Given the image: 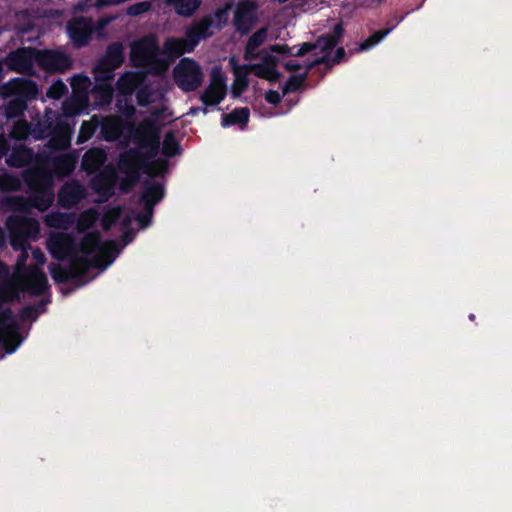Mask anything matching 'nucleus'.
<instances>
[{"mask_svg":"<svg viewBox=\"0 0 512 512\" xmlns=\"http://www.w3.org/2000/svg\"><path fill=\"white\" fill-rule=\"evenodd\" d=\"M131 140L135 147L121 152L117 167L125 175L119 188L129 193L140 181L141 174L148 171V160L159 154L160 128L152 119H144L131 129Z\"/></svg>","mask_w":512,"mask_h":512,"instance_id":"obj_1","label":"nucleus"},{"mask_svg":"<svg viewBox=\"0 0 512 512\" xmlns=\"http://www.w3.org/2000/svg\"><path fill=\"white\" fill-rule=\"evenodd\" d=\"M184 38L167 37L162 49L154 35H146L133 42L130 59L135 67L146 68L148 73L159 76L164 74L169 62L187 53Z\"/></svg>","mask_w":512,"mask_h":512,"instance_id":"obj_2","label":"nucleus"},{"mask_svg":"<svg viewBox=\"0 0 512 512\" xmlns=\"http://www.w3.org/2000/svg\"><path fill=\"white\" fill-rule=\"evenodd\" d=\"M2 94L8 98L0 108V115L7 120L20 119L28 109V103L37 98L38 85L27 78L16 77L1 86Z\"/></svg>","mask_w":512,"mask_h":512,"instance_id":"obj_3","label":"nucleus"},{"mask_svg":"<svg viewBox=\"0 0 512 512\" xmlns=\"http://www.w3.org/2000/svg\"><path fill=\"white\" fill-rule=\"evenodd\" d=\"M23 182L32 195L34 208L39 211H46L54 202L53 174L43 166L28 168L22 173Z\"/></svg>","mask_w":512,"mask_h":512,"instance_id":"obj_4","label":"nucleus"},{"mask_svg":"<svg viewBox=\"0 0 512 512\" xmlns=\"http://www.w3.org/2000/svg\"><path fill=\"white\" fill-rule=\"evenodd\" d=\"M80 251L85 255L98 252V255L89 259L90 267L105 269L113 263L120 250L114 240L103 241L99 231L86 233L80 241Z\"/></svg>","mask_w":512,"mask_h":512,"instance_id":"obj_5","label":"nucleus"},{"mask_svg":"<svg viewBox=\"0 0 512 512\" xmlns=\"http://www.w3.org/2000/svg\"><path fill=\"white\" fill-rule=\"evenodd\" d=\"M5 226L9 232L10 245L15 251L24 250L28 239L36 237L40 230L36 219L21 215L8 216Z\"/></svg>","mask_w":512,"mask_h":512,"instance_id":"obj_6","label":"nucleus"},{"mask_svg":"<svg viewBox=\"0 0 512 512\" xmlns=\"http://www.w3.org/2000/svg\"><path fill=\"white\" fill-rule=\"evenodd\" d=\"M203 77L201 66L192 58H182L173 69L174 82L183 92L196 91L202 85Z\"/></svg>","mask_w":512,"mask_h":512,"instance_id":"obj_7","label":"nucleus"},{"mask_svg":"<svg viewBox=\"0 0 512 512\" xmlns=\"http://www.w3.org/2000/svg\"><path fill=\"white\" fill-rule=\"evenodd\" d=\"M91 262L87 257L72 256L69 267H63L57 263H50L48 266L50 275L56 283H66L72 279L81 282L88 274Z\"/></svg>","mask_w":512,"mask_h":512,"instance_id":"obj_8","label":"nucleus"},{"mask_svg":"<svg viewBox=\"0 0 512 512\" xmlns=\"http://www.w3.org/2000/svg\"><path fill=\"white\" fill-rule=\"evenodd\" d=\"M36 54V64L47 73H63L72 67L71 57L61 49H37Z\"/></svg>","mask_w":512,"mask_h":512,"instance_id":"obj_9","label":"nucleus"},{"mask_svg":"<svg viewBox=\"0 0 512 512\" xmlns=\"http://www.w3.org/2000/svg\"><path fill=\"white\" fill-rule=\"evenodd\" d=\"M125 60L124 46L121 42H112L106 48L104 55L97 61L94 73L105 75V79H114L115 70Z\"/></svg>","mask_w":512,"mask_h":512,"instance_id":"obj_10","label":"nucleus"},{"mask_svg":"<svg viewBox=\"0 0 512 512\" xmlns=\"http://www.w3.org/2000/svg\"><path fill=\"white\" fill-rule=\"evenodd\" d=\"M258 6L253 0H240L234 12L233 26L241 35H247L258 22Z\"/></svg>","mask_w":512,"mask_h":512,"instance_id":"obj_11","label":"nucleus"},{"mask_svg":"<svg viewBox=\"0 0 512 512\" xmlns=\"http://www.w3.org/2000/svg\"><path fill=\"white\" fill-rule=\"evenodd\" d=\"M37 48L22 47L10 52L5 60H3L11 71L31 75L34 72V64H36Z\"/></svg>","mask_w":512,"mask_h":512,"instance_id":"obj_12","label":"nucleus"},{"mask_svg":"<svg viewBox=\"0 0 512 512\" xmlns=\"http://www.w3.org/2000/svg\"><path fill=\"white\" fill-rule=\"evenodd\" d=\"M68 35L76 48L88 45L94 33L93 21L89 17L80 16L68 22Z\"/></svg>","mask_w":512,"mask_h":512,"instance_id":"obj_13","label":"nucleus"},{"mask_svg":"<svg viewBox=\"0 0 512 512\" xmlns=\"http://www.w3.org/2000/svg\"><path fill=\"white\" fill-rule=\"evenodd\" d=\"M0 327L4 328L5 334H9V338L13 339V344L9 343V339L5 340L4 350L8 354L14 353L23 341V338L18 331V324L15 320L13 312L10 307H4L3 303H0Z\"/></svg>","mask_w":512,"mask_h":512,"instance_id":"obj_14","label":"nucleus"},{"mask_svg":"<svg viewBox=\"0 0 512 512\" xmlns=\"http://www.w3.org/2000/svg\"><path fill=\"white\" fill-rule=\"evenodd\" d=\"M48 288L45 272L38 266H29L24 274V290L32 296H41Z\"/></svg>","mask_w":512,"mask_h":512,"instance_id":"obj_15","label":"nucleus"},{"mask_svg":"<svg viewBox=\"0 0 512 512\" xmlns=\"http://www.w3.org/2000/svg\"><path fill=\"white\" fill-rule=\"evenodd\" d=\"M86 195L85 188L78 180L65 183L58 192V204L64 209L77 205Z\"/></svg>","mask_w":512,"mask_h":512,"instance_id":"obj_16","label":"nucleus"},{"mask_svg":"<svg viewBox=\"0 0 512 512\" xmlns=\"http://www.w3.org/2000/svg\"><path fill=\"white\" fill-rule=\"evenodd\" d=\"M165 197V186L163 183L147 179L143 182L142 192L139 201L143 206L149 209L160 202Z\"/></svg>","mask_w":512,"mask_h":512,"instance_id":"obj_17","label":"nucleus"},{"mask_svg":"<svg viewBox=\"0 0 512 512\" xmlns=\"http://www.w3.org/2000/svg\"><path fill=\"white\" fill-rule=\"evenodd\" d=\"M95 84L92 94L96 103L100 106H108L112 103L115 88L113 79H105V75L94 73Z\"/></svg>","mask_w":512,"mask_h":512,"instance_id":"obj_18","label":"nucleus"},{"mask_svg":"<svg viewBox=\"0 0 512 512\" xmlns=\"http://www.w3.org/2000/svg\"><path fill=\"white\" fill-rule=\"evenodd\" d=\"M49 250L52 257L56 260L62 261L66 256L74 254L73 239L67 234H60L57 237L51 238L49 241Z\"/></svg>","mask_w":512,"mask_h":512,"instance_id":"obj_19","label":"nucleus"},{"mask_svg":"<svg viewBox=\"0 0 512 512\" xmlns=\"http://www.w3.org/2000/svg\"><path fill=\"white\" fill-rule=\"evenodd\" d=\"M66 128V123L50 118L38 120L32 124V137L36 140H42L50 137L55 131Z\"/></svg>","mask_w":512,"mask_h":512,"instance_id":"obj_20","label":"nucleus"},{"mask_svg":"<svg viewBox=\"0 0 512 512\" xmlns=\"http://www.w3.org/2000/svg\"><path fill=\"white\" fill-rule=\"evenodd\" d=\"M345 30L343 28L342 23H337L332 31L326 33L324 35L319 36L315 43L317 48L326 53V55L331 52L342 40L344 36Z\"/></svg>","mask_w":512,"mask_h":512,"instance_id":"obj_21","label":"nucleus"},{"mask_svg":"<svg viewBox=\"0 0 512 512\" xmlns=\"http://www.w3.org/2000/svg\"><path fill=\"white\" fill-rule=\"evenodd\" d=\"M140 84H143V76L137 72L126 71L116 82L117 94L133 96Z\"/></svg>","mask_w":512,"mask_h":512,"instance_id":"obj_22","label":"nucleus"},{"mask_svg":"<svg viewBox=\"0 0 512 512\" xmlns=\"http://www.w3.org/2000/svg\"><path fill=\"white\" fill-rule=\"evenodd\" d=\"M107 159L104 150L100 148H91L85 152L82 157L81 166L86 172L93 173L103 166Z\"/></svg>","mask_w":512,"mask_h":512,"instance_id":"obj_23","label":"nucleus"},{"mask_svg":"<svg viewBox=\"0 0 512 512\" xmlns=\"http://www.w3.org/2000/svg\"><path fill=\"white\" fill-rule=\"evenodd\" d=\"M98 130L99 137L108 142L117 140L122 131L120 124L110 117H98Z\"/></svg>","mask_w":512,"mask_h":512,"instance_id":"obj_24","label":"nucleus"},{"mask_svg":"<svg viewBox=\"0 0 512 512\" xmlns=\"http://www.w3.org/2000/svg\"><path fill=\"white\" fill-rule=\"evenodd\" d=\"M77 159L72 154H61L51 160L52 168L59 177L69 176L76 167Z\"/></svg>","mask_w":512,"mask_h":512,"instance_id":"obj_25","label":"nucleus"},{"mask_svg":"<svg viewBox=\"0 0 512 512\" xmlns=\"http://www.w3.org/2000/svg\"><path fill=\"white\" fill-rule=\"evenodd\" d=\"M33 158V152L30 148L21 145L12 149L7 158V164L10 167L22 168L27 166Z\"/></svg>","mask_w":512,"mask_h":512,"instance_id":"obj_26","label":"nucleus"},{"mask_svg":"<svg viewBox=\"0 0 512 512\" xmlns=\"http://www.w3.org/2000/svg\"><path fill=\"white\" fill-rule=\"evenodd\" d=\"M250 72H252L251 64L238 65L234 68L233 97H239L246 90L249 85L248 75Z\"/></svg>","mask_w":512,"mask_h":512,"instance_id":"obj_27","label":"nucleus"},{"mask_svg":"<svg viewBox=\"0 0 512 512\" xmlns=\"http://www.w3.org/2000/svg\"><path fill=\"white\" fill-rule=\"evenodd\" d=\"M159 152L168 160L182 153V147L173 130L165 133L162 144L160 143Z\"/></svg>","mask_w":512,"mask_h":512,"instance_id":"obj_28","label":"nucleus"},{"mask_svg":"<svg viewBox=\"0 0 512 512\" xmlns=\"http://www.w3.org/2000/svg\"><path fill=\"white\" fill-rule=\"evenodd\" d=\"M250 111L247 107L235 108L228 114H223L221 118V125L229 127L232 125H239L244 127L248 124Z\"/></svg>","mask_w":512,"mask_h":512,"instance_id":"obj_29","label":"nucleus"},{"mask_svg":"<svg viewBox=\"0 0 512 512\" xmlns=\"http://www.w3.org/2000/svg\"><path fill=\"white\" fill-rule=\"evenodd\" d=\"M6 208L13 212L27 213L34 208V202L32 201V195L29 194L28 198L24 196H11L4 200Z\"/></svg>","mask_w":512,"mask_h":512,"instance_id":"obj_30","label":"nucleus"},{"mask_svg":"<svg viewBox=\"0 0 512 512\" xmlns=\"http://www.w3.org/2000/svg\"><path fill=\"white\" fill-rule=\"evenodd\" d=\"M32 136V123L27 120L18 119L9 131V137L16 141H24Z\"/></svg>","mask_w":512,"mask_h":512,"instance_id":"obj_31","label":"nucleus"},{"mask_svg":"<svg viewBox=\"0 0 512 512\" xmlns=\"http://www.w3.org/2000/svg\"><path fill=\"white\" fill-rule=\"evenodd\" d=\"M345 57V49L343 47H339L337 48L332 58L327 54L307 63V70H311L313 67L321 64H325L327 66V70H329L334 64H339L340 62H342L345 59Z\"/></svg>","mask_w":512,"mask_h":512,"instance_id":"obj_32","label":"nucleus"},{"mask_svg":"<svg viewBox=\"0 0 512 512\" xmlns=\"http://www.w3.org/2000/svg\"><path fill=\"white\" fill-rule=\"evenodd\" d=\"M169 162L166 158H150L148 160V171L143 172L150 178L164 177L168 172Z\"/></svg>","mask_w":512,"mask_h":512,"instance_id":"obj_33","label":"nucleus"},{"mask_svg":"<svg viewBox=\"0 0 512 512\" xmlns=\"http://www.w3.org/2000/svg\"><path fill=\"white\" fill-rule=\"evenodd\" d=\"M98 131V116L94 115L90 120L83 121L77 136V143L83 144L93 137Z\"/></svg>","mask_w":512,"mask_h":512,"instance_id":"obj_34","label":"nucleus"},{"mask_svg":"<svg viewBox=\"0 0 512 512\" xmlns=\"http://www.w3.org/2000/svg\"><path fill=\"white\" fill-rule=\"evenodd\" d=\"M174 5L176 12L185 17H190L200 7V0H169Z\"/></svg>","mask_w":512,"mask_h":512,"instance_id":"obj_35","label":"nucleus"},{"mask_svg":"<svg viewBox=\"0 0 512 512\" xmlns=\"http://www.w3.org/2000/svg\"><path fill=\"white\" fill-rule=\"evenodd\" d=\"M226 97V92L207 86L200 96V100L206 107L217 106Z\"/></svg>","mask_w":512,"mask_h":512,"instance_id":"obj_36","label":"nucleus"},{"mask_svg":"<svg viewBox=\"0 0 512 512\" xmlns=\"http://www.w3.org/2000/svg\"><path fill=\"white\" fill-rule=\"evenodd\" d=\"M213 26L214 22L212 16L207 15L196 21L190 28L202 39H206L213 35V31L211 30Z\"/></svg>","mask_w":512,"mask_h":512,"instance_id":"obj_37","label":"nucleus"},{"mask_svg":"<svg viewBox=\"0 0 512 512\" xmlns=\"http://www.w3.org/2000/svg\"><path fill=\"white\" fill-rule=\"evenodd\" d=\"M70 145V128L66 124L63 130H57L50 135L49 146L56 149H66Z\"/></svg>","mask_w":512,"mask_h":512,"instance_id":"obj_38","label":"nucleus"},{"mask_svg":"<svg viewBox=\"0 0 512 512\" xmlns=\"http://www.w3.org/2000/svg\"><path fill=\"white\" fill-rule=\"evenodd\" d=\"M153 94L154 91L152 87L145 83L143 79V84H140L135 91L137 104L141 107H146L153 102Z\"/></svg>","mask_w":512,"mask_h":512,"instance_id":"obj_39","label":"nucleus"},{"mask_svg":"<svg viewBox=\"0 0 512 512\" xmlns=\"http://www.w3.org/2000/svg\"><path fill=\"white\" fill-rule=\"evenodd\" d=\"M252 72L261 79L276 82L280 79L281 73L276 69L264 65H252Z\"/></svg>","mask_w":512,"mask_h":512,"instance_id":"obj_40","label":"nucleus"},{"mask_svg":"<svg viewBox=\"0 0 512 512\" xmlns=\"http://www.w3.org/2000/svg\"><path fill=\"white\" fill-rule=\"evenodd\" d=\"M71 222V216L61 212L51 213L46 218V224L57 229H67Z\"/></svg>","mask_w":512,"mask_h":512,"instance_id":"obj_41","label":"nucleus"},{"mask_svg":"<svg viewBox=\"0 0 512 512\" xmlns=\"http://www.w3.org/2000/svg\"><path fill=\"white\" fill-rule=\"evenodd\" d=\"M19 300V291L9 282L0 283V303H12Z\"/></svg>","mask_w":512,"mask_h":512,"instance_id":"obj_42","label":"nucleus"},{"mask_svg":"<svg viewBox=\"0 0 512 512\" xmlns=\"http://www.w3.org/2000/svg\"><path fill=\"white\" fill-rule=\"evenodd\" d=\"M21 189V180L12 174L0 175V191L15 192Z\"/></svg>","mask_w":512,"mask_h":512,"instance_id":"obj_43","label":"nucleus"},{"mask_svg":"<svg viewBox=\"0 0 512 512\" xmlns=\"http://www.w3.org/2000/svg\"><path fill=\"white\" fill-rule=\"evenodd\" d=\"M392 28L378 30L370 35L367 39H365L362 43H360L357 51H367L377 45L382 39H384L390 32Z\"/></svg>","mask_w":512,"mask_h":512,"instance_id":"obj_44","label":"nucleus"},{"mask_svg":"<svg viewBox=\"0 0 512 512\" xmlns=\"http://www.w3.org/2000/svg\"><path fill=\"white\" fill-rule=\"evenodd\" d=\"M122 211L121 206H115L105 212L101 223L104 231H109L120 220Z\"/></svg>","mask_w":512,"mask_h":512,"instance_id":"obj_45","label":"nucleus"},{"mask_svg":"<svg viewBox=\"0 0 512 512\" xmlns=\"http://www.w3.org/2000/svg\"><path fill=\"white\" fill-rule=\"evenodd\" d=\"M116 107L126 117H131L135 114V107L133 105L132 96H124L116 94Z\"/></svg>","mask_w":512,"mask_h":512,"instance_id":"obj_46","label":"nucleus"},{"mask_svg":"<svg viewBox=\"0 0 512 512\" xmlns=\"http://www.w3.org/2000/svg\"><path fill=\"white\" fill-rule=\"evenodd\" d=\"M309 71L306 69L302 74L290 76L284 83V94L297 91L306 80Z\"/></svg>","mask_w":512,"mask_h":512,"instance_id":"obj_47","label":"nucleus"},{"mask_svg":"<svg viewBox=\"0 0 512 512\" xmlns=\"http://www.w3.org/2000/svg\"><path fill=\"white\" fill-rule=\"evenodd\" d=\"M267 33L268 30L266 27H261L254 32L246 43L248 50H257L265 42Z\"/></svg>","mask_w":512,"mask_h":512,"instance_id":"obj_48","label":"nucleus"},{"mask_svg":"<svg viewBox=\"0 0 512 512\" xmlns=\"http://www.w3.org/2000/svg\"><path fill=\"white\" fill-rule=\"evenodd\" d=\"M68 92V88L61 80L55 81L47 90V97L54 100L61 99Z\"/></svg>","mask_w":512,"mask_h":512,"instance_id":"obj_49","label":"nucleus"},{"mask_svg":"<svg viewBox=\"0 0 512 512\" xmlns=\"http://www.w3.org/2000/svg\"><path fill=\"white\" fill-rule=\"evenodd\" d=\"M210 87L226 92V77L219 68H214L211 72Z\"/></svg>","mask_w":512,"mask_h":512,"instance_id":"obj_50","label":"nucleus"},{"mask_svg":"<svg viewBox=\"0 0 512 512\" xmlns=\"http://www.w3.org/2000/svg\"><path fill=\"white\" fill-rule=\"evenodd\" d=\"M151 9V3L149 1H142L131 4L127 7L126 13L129 16H139L148 12Z\"/></svg>","mask_w":512,"mask_h":512,"instance_id":"obj_51","label":"nucleus"},{"mask_svg":"<svg viewBox=\"0 0 512 512\" xmlns=\"http://www.w3.org/2000/svg\"><path fill=\"white\" fill-rule=\"evenodd\" d=\"M200 40H202V38L194 30L188 28L186 30V38L184 39V42L186 43L184 46L187 53L193 52Z\"/></svg>","mask_w":512,"mask_h":512,"instance_id":"obj_52","label":"nucleus"},{"mask_svg":"<svg viewBox=\"0 0 512 512\" xmlns=\"http://www.w3.org/2000/svg\"><path fill=\"white\" fill-rule=\"evenodd\" d=\"M229 9H230V6L225 5L224 7L218 8L215 11L214 17L217 21V23L215 25L217 29L221 30L222 28H224L227 25L228 20H229V14H228Z\"/></svg>","mask_w":512,"mask_h":512,"instance_id":"obj_53","label":"nucleus"},{"mask_svg":"<svg viewBox=\"0 0 512 512\" xmlns=\"http://www.w3.org/2000/svg\"><path fill=\"white\" fill-rule=\"evenodd\" d=\"M153 211L154 208L149 209L147 206H144V212L137 214L136 220L138 221L141 228H146L150 225Z\"/></svg>","mask_w":512,"mask_h":512,"instance_id":"obj_54","label":"nucleus"},{"mask_svg":"<svg viewBox=\"0 0 512 512\" xmlns=\"http://www.w3.org/2000/svg\"><path fill=\"white\" fill-rule=\"evenodd\" d=\"M270 51L287 56H295V47H290L287 44H274L270 46Z\"/></svg>","mask_w":512,"mask_h":512,"instance_id":"obj_55","label":"nucleus"},{"mask_svg":"<svg viewBox=\"0 0 512 512\" xmlns=\"http://www.w3.org/2000/svg\"><path fill=\"white\" fill-rule=\"evenodd\" d=\"M20 317L23 321L36 320L38 317V310L36 306L28 305L21 309Z\"/></svg>","mask_w":512,"mask_h":512,"instance_id":"obj_56","label":"nucleus"},{"mask_svg":"<svg viewBox=\"0 0 512 512\" xmlns=\"http://www.w3.org/2000/svg\"><path fill=\"white\" fill-rule=\"evenodd\" d=\"M92 213V211H88V212H85L83 213L79 220H78V228L80 230H83V229H88L90 228L93 223H94V220H95V217H89V215Z\"/></svg>","mask_w":512,"mask_h":512,"instance_id":"obj_57","label":"nucleus"},{"mask_svg":"<svg viewBox=\"0 0 512 512\" xmlns=\"http://www.w3.org/2000/svg\"><path fill=\"white\" fill-rule=\"evenodd\" d=\"M316 48H317V45L315 42L314 43L305 42L299 48H297V50H295V56H297V57L304 56L305 54L313 51Z\"/></svg>","mask_w":512,"mask_h":512,"instance_id":"obj_58","label":"nucleus"},{"mask_svg":"<svg viewBox=\"0 0 512 512\" xmlns=\"http://www.w3.org/2000/svg\"><path fill=\"white\" fill-rule=\"evenodd\" d=\"M281 98V95L276 90L270 89L265 93V100L272 105L279 104L281 102Z\"/></svg>","mask_w":512,"mask_h":512,"instance_id":"obj_59","label":"nucleus"},{"mask_svg":"<svg viewBox=\"0 0 512 512\" xmlns=\"http://www.w3.org/2000/svg\"><path fill=\"white\" fill-rule=\"evenodd\" d=\"M278 62H279V60H278V58L276 56L270 55V54H266L262 58V62L255 63L254 65H264V66L276 68L277 65H278Z\"/></svg>","mask_w":512,"mask_h":512,"instance_id":"obj_60","label":"nucleus"},{"mask_svg":"<svg viewBox=\"0 0 512 512\" xmlns=\"http://www.w3.org/2000/svg\"><path fill=\"white\" fill-rule=\"evenodd\" d=\"M10 145L3 135H0V160L7 155Z\"/></svg>","mask_w":512,"mask_h":512,"instance_id":"obj_61","label":"nucleus"},{"mask_svg":"<svg viewBox=\"0 0 512 512\" xmlns=\"http://www.w3.org/2000/svg\"><path fill=\"white\" fill-rule=\"evenodd\" d=\"M33 259L37 264L42 265L46 262V256L40 248H36L32 251Z\"/></svg>","mask_w":512,"mask_h":512,"instance_id":"obj_62","label":"nucleus"},{"mask_svg":"<svg viewBox=\"0 0 512 512\" xmlns=\"http://www.w3.org/2000/svg\"><path fill=\"white\" fill-rule=\"evenodd\" d=\"M301 67V64L294 60H289L284 64V68L290 72L298 71Z\"/></svg>","mask_w":512,"mask_h":512,"instance_id":"obj_63","label":"nucleus"},{"mask_svg":"<svg viewBox=\"0 0 512 512\" xmlns=\"http://www.w3.org/2000/svg\"><path fill=\"white\" fill-rule=\"evenodd\" d=\"M108 23H109V19H107V18L99 19L95 25L93 24L94 32L103 31L105 29V27L108 25Z\"/></svg>","mask_w":512,"mask_h":512,"instance_id":"obj_64","label":"nucleus"}]
</instances>
